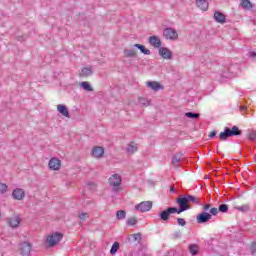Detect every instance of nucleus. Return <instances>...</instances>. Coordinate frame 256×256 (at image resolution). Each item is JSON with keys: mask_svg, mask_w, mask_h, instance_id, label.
Segmentation results:
<instances>
[{"mask_svg": "<svg viewBox=\"0 0 256 256\" xmlns=\"http://www.w3.org/2000/svg\"><path fill=\"white\" fill-rule=\"evenodd\" d=\"M176 203L181 213H185V211H189V209H192L193 206H191V204L201 205L199 198L191 194H186L178 197L176 199Z\"/></svg>", "mask_w": 256, "mask_h": 256, "instance_id": "obj_1", "label": "nucleus"}, {"mask_svg": "<svg viewBox=\"0 0 256 256\" xmlns=\"http://www.w3.org/2000/svg\"><path fill=\"white\" fill-rule=\"evenodd\" d=\"M241 135H243V131L237 126L225 127L224 131L219 134V139L220 141H227L229 137H241Z\"/></svg>", "mask_w": 256, "mask_h": 256, "instance_id": "obj_2", "label": "nucleus"}, {"mask_svg": "<svg viewBox=\"0 0 256 256\" xmlns=\"http://www.w3.org/2000/svg\"><path fill=\"white\" fill-rule=\"evenodd\" d=\"M175 213H177L178 215H181L182 212L179 209V207L169 206L166 209L160 211L158 213V217L161 221H164L165 223H167L169 219H171V215H175Z\"/></svg>", "mask_w": 256, "mask_h": 256, "instance_id": "obj_3", "label": "nucleus"}, {"mask_svg": "<svg viewBox=\"0 0 256 256\" xmlns=\"http://www.w3.org/2000/svg\"><path fill=\"white\" fill-rule=\"evenodd\" d=\"M109 185L112 187L113 193H119L121 191V176L119 174H114L109 178Z\"/></svg>", "mask_w": 256, "mask_h": 256, "instance_id": "obj_4", "label": "nucleus"}, {"mask_svg": "<svg viewBox=\"0 0 256 256\" xmlns=\"http://www.w3.org/2000/svg\"><path fill=\"white\" fill-rule=\"evenodd\" d=\"M163 37L169 41H177V39H179V34L174 28L167 27L163 31Z\"/></svg>", "mask_w": 256, "mask_h": 256, "instance_id": "obj_5", "label": "nucleus"}, {"mask_svg": "<svg viewBox=\"0 0 256 256\" xmlns=\"http://www.w3.org/2000/svg\"><path fill=\"white\" fill-rule=\"evenodd\" d=\"M63 239V234L56 232L52 235H49L46 239V243L49 245V247H55L59 241Z\"/></svg>", "mask_w": 256, "mask_h": 256, "instance_id": "obj_6", "label": "nucleus"}, {"mask_svg": "<svg viewBox=\"0 0 256 256\" xmlns=\"http://www.w3.org/2000/svg\"><path fill=\"white\" fill-rule=\"evenodd\" d=\"M137 211L140 213H147V211H151L153 209V202L152 201H143L135 206Z\"/></svg>", "mask_w": 256, "mask_h": 256, "instance_id": "obj_7", "label": "nucleus"}, {"mask_svg": "<svg viewBox=\"0 0 256 256\" xmlns=\"http://www.w3.org/2000/svg\"><path fill=\"white\" fill-rule=\"evenodd\" d=\"M196 221L199 225L209 223L211 221V214L209 212H201L196 216Z\"/></svg>", "mask_w": 256, "mask_h": 256, "instance_id": "obj_8", "label": "nucleus"}, {"mask_svg": "<svg viewBox=\"0 0 256 256\" xmlns=\"http://www.w3.org/2000/svg\"><path fill=\"white\" fill-rule=\"evenodd\" d=\"M158 54L162 59H167L168 61H171L173 59V52L169 50L167 47H160L158 50Z\"/></svg>", "mask_w": 256, "mask_h": 256, "instance_id": "obj_9", "label": "nucleus"}, {"mask_svg": "<svg viewBox=\"0 0 256 256\" xmlns=\"http://www.w3.org/2000/svg\"><path fill=\"white\" fill-rule=\"evenodd\" d=\"M33 248V246L31 245V243L29 242H22L20 244V255H31V249Z\"/></svg>", "mask_w": 256, "mask_h": 256, "instance_id": "obj_10", "label": "nucleus"}, {"mask_svg": "<svg viewBox=\"0 0 256 256\" xmlns=\"http://www.w3.org/2000/svg\"><path fill=\"white\" fill-rule=\"evenodd\" d=\"M148 43L152 47H155V49H161L162 42H161V39L159 38V36H155V35L150 36L148 38Z\"/></svg>", "mask_w": 256, "mask_h": 256, "instance_id": "obj_11", "label": "nucleus"}, {"mask_svg": "<svg viewBox=\"0 0 256 256\" xmlns=\"http://www.w3.org/2000/svg\"><path fill=\"white\" fill-rule=\"evenodd\" d=\"M48 166L52 171H59L61 169V160L59 158H51Z\"/></svg>", "mask_w": 256, "mask_h": 256, "instance_id": "obj_12", "label": "nucleus"}, {"mask_svg": "<svg viewBox=\"0 0 256 256\" xmlns=\"http://www.w3.org/2000/svg\"><path fill=\"white\" fill-rule=\"evenodd\" d=\"M12 197L16 201H23V199H25V190L21 188L14 189L12 192Z\"/></svg>", "mask_w": 256, "mask_h": 256, "instance_id": "obj_13", "label": "nucleus"}, {"mask_svg": "<svg viewBox=\"0 0 256 256\" xmlns=\"http://www.w3.org/2000/svg\"><path fill=\"white\" fill-rule=\"evenodd\" d=\"M105 154V149L101 146H96L92 149V157H95L96 159H101L103 155Z\"/></svg>", "mask_w": 256, "mask_h": 256, "instance_id": "obj_14", "label": "nucleus"}, {"mask_svg": "<svg viewBox=\"0 0 256 256\" xmlns=\"http://www.w3.org/2000/svg\"><path fill=\"white\" fill-rule=\"evenodd\" d=\"M58 113H61L63 117H67L68 119H71V114H69V109L65 104H59L57 106Z\"/></svg>", "mask_w": 256, "mask_h": 256, "instance_id": "obj_15", "label": "nucleus"}, {"mask_svg": "<svg viewBox=\"0 0 256 256\" xmlns=\"http://www.w3.org/2000/svg\"><path fill=\"white\" fill-rule=\"evenodd\" d=\"M146 85L149 89H152V91H161V89H163V85L157 81H148Z\"/></svg>", "mask_w": 256, "mask_h": 256, "instance_id": "obj_16", "label": "nucleus"}, {"mask_svg": "<svg viewBox=\"0 0 256 256\" xmlns=\"http://www.w3.org/2000/svg\"><path fill=\"white\" fill-rule=\"evenodd\" d=\"M214 20L216 21V23H221L222 25L224 23H227V18L225 17V14L219 11L214 12Z\"/></svg>", "mask_w": 256, "mask_h": 256, "instance_id": "obj_17", "label": "nucleus"}, {"mask_svg": "<svg viewBox=\"0 0 256 256\" xmlns=\"http://www.w3.org/2000/svg\"><path fill=\"white\" fill-rule=\"evenodd\" d=\"M8 224L10 227H12L13 229L19 227V225L21 224V218L19 216H15L13 218H10L8 220Z\"/></svg>", "mask_w": 256, "mask_h": 256, "instance_id": "obj_18", "label": "nucleus"}, {"mask_svg": "<svg viewBox=\"0 0 256 256\" xmlns=\"http://www.w3.org/2000/svg\"><path fill=\"white\" fill-rule=\"evenodd\" d=\"M196 5L201 11H207L209 9V2L207 0H196Z\"/></svg>", "mask_w": 256, "mask_h": 256, "instance_id": "obj_19", "label": "nucleus"}, {"mask_svg": "<svg viewBox=\"0 0 256 256\" xmlns=\"http://www.w3.org/2000/svg\"><path fill=\"white\" fill-rule=\"evenodd\" d=\"M90 75H93V68L91 67H84L82 68L79 77H90Z\"/></svg>", "mask_w": 256, "mask_h": 256, "instance_id": "obj_20", "label": "nucleus"}, {"mask_svg": "<svg viewBox=\"0 0 256 256\" xmlns=\"http://www.w3.org/2000/svg\"><path fill=\"white\" fill-rule=\"evenodd\" d=\"M123 53H124V57H126V58L135 59V57H137V52L135 50H133V49L125 48L123 50Z\"/></svg>", "mask_w": 256, "mask_h": 256, "instance_id": "obj_21", "label": "nucleus"}, {"mask_svg": "<svg viewBox=\"0 0 256 256\" xmlns=\"http://www.w3.org/2000/svg\"><path fill=\"white\" fill-rule=\"evenodd\" d=\"M188 251L192 256H197L199 255V245L197 244H190L188 246Z\"/></svg>", "mask_w": 256, "mask_h": 256, "instance_id": "obj_22", "label": "nucleus"}, {"mask_svg": "<svg viewBox=\"0 0 256 256\" xmlns=\"http://www.w3.org/2000/svg\"><path fill=\"white\" fill-rule=\"evenodd\" d=\"M134 47L136 49H139V51L143 53V55H151V50L147 49V47H145V45L143 44H134Z\"/></svg>", "mask_w": 256, "mask_h": 256, "instance_id": "obj_23", "label": "nucleus"}, {"mask_svg": "<svg viewBox=\"0 0 256 256\" xmlns=\"http://www.w3.org/2000/svg\"><path fill=\"white\" fill-rule=\"evenodd\" d=\"M120 247H121V244L119 242H114L110 249V255H116Z\"/></svg>", "mask_w": 256, "mask_h": 256, "instance_id": "obj_24", "label": "nucleus"}, {"mask_svg": "<svg viewBox=\"0 0 256 256\" xmlns=\"http://www.w3.org/2000/svg\"><path fill=\"white\" fill-rule=\"evenodd\" d=\"M80 87L84 89V91L91 92L93 91V87L91 86V83L85 81L80 83Z\"/></svg>", "mask_w": 256, "mask_h": 256, "instance_id": "obj_25", "label": "nucleus"}, {"mask_svg": "<svg viewBox=\"0 0 256 256\" xmlns=\"http://www.w3.org/2000/svg\"><path fill=\"white\" fill-rule=\"evenodd\" d=\"M138 103H140V105H143V107H149V105H151V100H147V98L144 97H139Z\"/></svg>", "mask_w": 256, "mask_h": 256, "instance_id": "obj_26", "label": "nucleus"}, {"mask_svg": "<svg viewBox=\"0 0 256 256\" xmlns=\"http://www.w3.org/2000/svg\"><path fill=\"white\" fill-rule=\"evenodd\" d=\"M125 217H127V212L125 210H118L116 212V219L119 221L125 219Z\"/></svg>", "mask_w": 256, "mask_h": 256, "instance_id": "obj_27", "label": "nucleus"}, {"mask_svg": "<svg viewBox=\"0 0 256 256\" xmlns=\"http://www.w3.org/2000/svg\"><path fill=\"white\" fill-rule=\"evenodd\" d=\"M185 117H187L188 119H199V117H201V114L196 112H186Z\"/></svg>", "mask_w": 256, "mask_h": 256, "instance_id": "obj_28", "label": "nucleus"}, {"mask_svg": "<svg viewBox=\"0 0 256 256\" xmlns=\"http://www.w3.org/2000/svg\"><path fill=\"white\" fill-rule=\"evenodd\" d=\"M241 7H243V9H252L253 4H251L249 0H241Z\"/></svg>", "mask_w": 256, "mask_h": 256, "instance_id": "obj_29", "label": "nucleus"}, {"mask_svg": "<svg viewBox=\"0 0 256 256\" xmlns=\"http://www.w3.org/2000/svg\"><path fill=\"white\" fill-rule=\"evenodd\" d=\"M135 143L131 142L130 144H128V147L126 148L127 153H135L137 151V146H134Z\"/></svg>", "mask_w": 256, "mask_h": 256, "instance_id": "obj_30", "label": "nucleus"}, {"mask_svg": "<svg viewBox=\"0 0 256 256\" xmlns=\"http://www.w3.org/2000/svg\"><path fill=\"white\" fill-rule=\"evenodd\" d=\"M229 211V205L227 204H220L218 206V212L219 213H227Z\"/></svg>", "mask_w": 256, "mask_h": 256, "instance_id": "obj_31", "label": "nucleus"}, {"mask_svg": "<svg viewBox=\"0 0 256 256\" xmlns=\"http://www.w3.org/2000/svg\"><path fill=\"white\" fill-rule=\"evenodd\" d=\"M126 223L129 227H133V226L137 225V218H135V217L128 218Z\"/></svg>", "mask_w": 256, "mask_h": 256, "instance_id": "obj_32", "label": "nucleus"}, {"mask_svg": "<svg viewBox=\"0 0 256 256\" xmlns=\"http://www.w3.org/2000/svg\"><path fill=\"white\" fill-rule=\"evenodd\" d=\"M180 161H181V155L175 154L172 158V164L174 165V167H177V163H179Z\"/></svg>", "mask_w": 256, "mask_h": 256, "instance_id": "obj_33", "label": "nucleus"}, {"mask_svg": "<svg viewBox=\"0 0 256 256\" xmlns=\"http://www.w3.org/2000/svg\"><path fill=\"white\" fill-rule=\"evenodd\" d=\"M235 209L241 211L242 213H247V211H249V205L238 206Z\"/></svg>", "mask_w": 256, "mask_h": 256, "instance_id": "obj_34", "label": "nucleus"}, {"mask_svg": "<svg viewBox=\"0 0 256 256\" xmlns=\"http://www.w3.org/2000/svg\"><path fill=\"white\" fill-rule=\"evenodd\" d=\"M209 215H211V219H213V216H217V213H219V208H210Z\"/></svg>", "mask_w": 256, "mask_h": 256, "instance_id": "obj_35", "label": "nucleus"}, {"mask_svg": "<svg viewBox=\"0 0 256 256\" xmlns=\"http://www.w3.org/2000/svg\"><path fill=\"white\" fill-rule=\"evenodd\" d=\"M134 241H137L138 243H141L143 240V235L141 233L133 234Z\"/></svg>", "mask_w": 256, "mask_h": 256, "instance_id": "obj_36", "label": "nucleus"}, {"mask_svg": "<svg viewBox=\"0 0 256 256\" xmlns=\"http://www.w3.org/2000/svg\"><path fill=\"white\" fill-rule=\"evenodd\" d=\"M248 139L250 141H256V130H251L248 134Z\"/></svg>", "mask_w": 256, "mask_h": 256, "instance_id": "obj_37", "label": "nucleus"}, {"mask_svg": "<svg viewBox=\"0 0 256 256\" xmlns=\"http://www.w3.org/2000/svg\"><path fill=\"white\" fill-rule=\"evenodd\" d=\"M8 186L5 183H0V194L7 193Z\"/></svg>", "mask_w": 256, "mask_h": 256, "instance_id": "obj_38", "label": "nucleus"}, {"mask_svg": "<svg viewBox=\"0 0 256 256\" xmlns=\"http://www.w3.org/2000/svg\"><path fill=\"white\" fill-rule=\"evenodd\" d=\"M176 221L180 227H185V225H187V221L183 218H177Z\"/></svg>", "mask_w": 256, "mask_h": 256, "instance_id": "obj_39", "label": "nucleus"}, {"mask_svg": "<svg viewBox=\"0 0 256 256\" xmlns=\"http://www.w3.org/2000/svg\"><path fill=\"white\" fill-rule=\"evenodd\" d=\"M181 231H176L172 234V239H181Z\"/></svg>", "mask_w": 256, "mask_h": 256, "instance_id": "obj_40", "label": "nucleus"}, {"mask_svg": "<svg viewBox=\"0 0 256 256\" xmlns=\"http://www.w3.org/2000/svg\"><path fill=\"white\" fill-rule=\"evenodd\" d=\"M250 251H251V255H256V242H252Z\"/></svg>", "mask_w": 256, "mask_h": 256, "instance_id": "obj_41", "label": "nucleus"}, {"mask_svg": "<svg viewBox=\"0 0 256 256\" xmlns=\"http://www.w3.org/2000/svg\"><path fill=\"white\" fill-rule=\"evenodd\" d=\"M203 211H202V213H207V211H210V209H211V204H205L204 206H203Z\"/></svg>", "mask_w": 256, "mask_h": 256, "instance_id": "obj_42", "label": "nucleus"}, {"mask_svg": "<svg viewBox=\"0 0 256 256\" xmlns=\"http://www.w3.org/2000/svg\"><path fill=\"white\" fill-rule=\"evenodd\" d=\"M87 217H89V214H87V213H82L79 215L80 221H85V219H87Z\"/></svg>", "mask_w": 256, "mask_h": 256, "instance_id": "obj_43", "label": "nucleus"}, {"mask_svg": "<svg viewBox=\"0 0 256 256\" xmlns=\"http://www.w3.org/2000/svg\"><path fill=\"white\" fill-rule=\"evenodd\" d=\"M248 57L250 59H256V52L255 51H250Z\"/></svg>", "mask_w": 256, "mask_h": 256, "instance_id": "obj_44", "label": "nucleus"}, {"mask_svg": "<svg viewBox=\"0 0 256 256\" xmlns=\"http://www.w3.org/2000/svg\"><path fill=\"white\" fill-rule=\"evenodd\" d=\"M209 137L210 139H215V137H217V131L213 130L212 132H210Z\"/></svg>", "mask_w": 256, "mask_h": 256, "instance_id": "obj_45", "label": "nucleus"}, {"mask_svg": "<svg viewBox=\"0 0 256 256\" xmlns=\"http://www.w3.org/2000/svg\"><path fill=\"white\" fill-rule=\"evenodd\" d=\"M87 185L88 187H90V189H93V187H95V183L93 182H89Z\"/></svg>", "mask_w": 256, "mask_h": 256, "instance_id": "obj_46", "label": "nucleus"}, {"mask_svg": "<svg viewBox=\"0 0 256 256\" xmlns=\"http://www.w3.org/2000/svg\"><path fill=\"white\" fill-rule=\"evenodd\" d=\"M170 193H175V187L170 188Z\"/></svg>", "mask_w": 256, "mask_h": 256, "instance_id": "obj_47", "label": "nucleus"}, {"mask_svg": "<svg viewBox=\"0 0 256 256\" xmlns=\"http://www.w3.org/2000/svg\"><path fill=\"white\" fill-rule=\"evenodd\" d=\"M240 109H241V111H245L247 109V107L246 106H241Z\"/></svg>", "mask_w": 256, "mask_h": 256, "instance_id": "obj_48", "label": "nucleus"}, {"mask_svg": "<svg viewBox=\"0 0 256 256\" xmlns=\"http://www.w3.org/2000/svg\"><path fill=\"white\" fill-rule=\"evenodd\" d=\"M0 217H1V212H0Z\"/></svg>", "mask_w": 256, "mask_h": 256, "instance_id": "obj_49", "label": "nucleus"}]
</instances>
